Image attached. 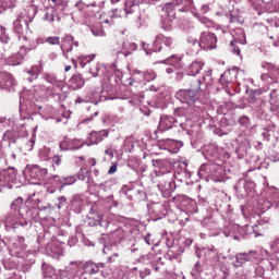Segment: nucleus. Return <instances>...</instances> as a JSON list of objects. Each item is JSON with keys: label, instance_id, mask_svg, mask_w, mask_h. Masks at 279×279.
I'll list each match as a JSON object with an SVG mask.
<instances>
[{"label": "nucleus", "instance_id": "nucleus-1", "mask_svg": "<svg viewBox=\"0 0 279 279\" xmlns=\"http://www.w3.org/2000/svg\"><path fill=\"white\" fill-rule=\"evenodd\" d=\"M23 206V198H15L11 205V211L3 216V223L7 231L14 230V232H21L27 230L28 222L21 214V207Z\"/></svg>", "mask_w": 279, "mask_h": 279}, {"label": "nucleus", "instance_id": "nucleus-27", "mask_svg": "<svg viewBox=\"0 0 279 279\" xmlns=\"http://www.w3.org/2000/svg\"><path fill=\"white\" fill-rule=\"evenodd\" d=\"M85 274H99V265L93 263V262H87L84 266Z\"/></svg>", "mask_w": 279, "mask_h": 279}, {"label": "nucleus", "instance_id": "nucleus-37", "mask_svg": "<svg viewBox=\"0 0 279 279\" xmlns=\"http://www.w3.org/2000/svg\"><path fill=\"white\" fill-rule=\"evenodd\" d=\"M96 58L95 54H89V56H85V57H80L78 60H80V65L82 69H84L86 66V63L85 62H93V59Z\"/></svg>", "mask_w": 279, "mask_h": 279}, {"label": "nucleus", "instance_id": "nucleus-10", "mask_svg": "<svg viewBox=\"0 0 279 279\" xmlns=\"http://www.w3.org/2000/svg\"><path fill=\"white\" fill-rule=\"evenodd\" d=\"M256 259V251H248L246 253H238L235 255V263H233V267H241L244 263H250Z\"/></svg>", "mask_w": 279, "mask_h": 279}, {"label": "nucleus", "instance_id": "nucleus-26", "mask_svg": "<svg viewBox=\"0 0 279 279\" xmlns=\"http://www.w3.org/2000/svg\"><path fill=\"white\" fill-rule=\"evenodd\" d=\"M78 180H82V182H86L88 184L90 182V171L86 168H81L77 173Z\"/></svg>", "mask_w": 279, "mask_h": 279}, {"label": "nucleus", "instance_id": "nucleus-12", "mask_svg": "<svg viewBox=\"0 0 279 279\" xmlns=\"http://www.w3.org/2000/svg\"><path fill=\"white\" fill-rule=\"evenodd\" d=\"M73 45L74 47H80V43L74 41V38L72 35H66L65 37L62 38L61 50L65 58H66V53H69L70 51H73Z\"/></svg>", "mask_w": 279, "mask_h": 279}, {"label": "nucleus", "instance_id": "nucleus-17", "mask_svg": "<svg viewBox=\"0 0 279 279\" xmlns=\"http://www.w3.org/2000/svg\"><path fill=\"white\" fill-rule=\"evenodd\" d=\"M104 137H108V132H106V131H99V132L93 131L88 135V141H89L90 145H99V143H101V141H104Z\"/></svg>", "mask_w": 279, "mask_h": 279}, {"label": "nucleus", "instance_id": "nucleus-39", "mask_svg": "<svg viewBox=\"0 0 279 279\" xmlns=\"http://www.w3.org/2000/svg\"><path fill=\"white\" fill-rule=\"evenodd\" d=\"M26 73L27 75H29L27 77L28 82H34V80H38V72L36 71V68H32Z\"/></svg>", "mask_w": 279, "mask_h": 279}, {"label": "nucleus", "instance_id": "nucleus-51", "mask_svg": "<svg viewBox=\"0 0 279 279\" xmlns=\"http://www.w3.org/2000/svg\"><path fill=\"white\" fill-rule=\"evenodd\" d=\"M92 34L94 36H104L105 32H104V28H100V29H95V28H92Z\"/></svg>", "mask_w": 279, "mask_h": 279}, {"label": "nucleus", "instance_id": "nucleus-33", "mask_svg": "<svg viewBox=\"0 0 279 279\" xmlns=\"http://www.w3.org/2000/svg\"><path fill=\"white\" fill-rule=\"evenodd\" d=\"M5 178L9 182H14V180H16V169L9 168L7 170Z\"/></svg>", "mask_w": 279, "mask_h": 279}, {"label": "nucleus", "instance_id": "nucleus-16", "mask_svg": "<svg viewBox=\"0 0 279 279\" xmlns=\"http://www.w3.org/2000/svg\"><path fill=\"white\" fill-rule=\"evenodd\" d=\"M61 151H69V149H82L84 147V143L80 141H74L73 145H71V140L64 138L59 145Z\"/></svg>", "mask_w": 279, "mask_h": 279}, {"label": "nucleus", "instance_id": "nucleus-63", "mask_svg": "<svg viewBox=\"0 0 279 279\" xmlns=\"http://www.w3.org/2000/svg\"><path fill=\"white\" fill-rule=\"evenodd\" d=\"M125 14H132V10H128V5L124 9Z\"/></svg>", "mask_w": 279, "mask_h": 279}, {"label": "nucleus", "instance_id": "nucleus-45", "mask_svg": "<svg viewBox=\"0 0 279 279\" xmlns=\"http://www.w3.org/2000/svg\"><path fill=\"white\" fill-rule=\"evenodd\" d=\"M46 43H48V45H60V37H48Z\"/></svg>", "mask_w": 279, "mask_h": 279}, {"label": "nucleus", "instance_id": "nucleus-42", "mask_svg": "<svg viewBox=\"0 0 279 279\" xmlns=\"http://www.w3.org/2000/svg\"><path fill=\"white\" fill-rule=\"evenodd\" d=\"M8 125L9 128H14V119L13 118H1L0 124Z\"/></svg>", "mask_w": 279, "mask_h": 279}, {"label": "nucleus", "instance_id": "nucleus-11", "mask_svg": "<svg viewBox=\"0 0 279 279\" xmlns=\"http://www.w3.org/2000/svg\"><path fill=\"white\" fill-rule=\"evenodd\" d=\"M22 130V133H19V131L12 129V130H8L4 134H3V141H5L7 143H9V145H12V143H16V138H19L20 136H23V134L25 133V124L24 123H20L19 124Z\"/></svg>", "mask_w": 279, "mask_h": 279}, {"label": "nucleus", "instance_id": "nucleus-53", "mask_svg": "<svg viewBox=\"0 0 279 279\" xmlns=\"http://www.w3.org/2000/svg\"><path fill=\"white\" fill-rule=\"evenodd\" d=\"M118 166L117 163H112V166L108 170V174L112 175L113 173H117Z\"/></svg>", "mask_w": 279, "mask_h": 279}, {"label": "nucleus", "instance_id": "nucleus-62", "mask_svg": "<svg viewBox=\"0 0 279 279\" xmlns=\"http://www.w3.org/2000/svg\"><path fill=\"white\" fill-rule=\"evenodd\" d=\"M166 72H167L168 74H171V73H173V69H172V68H168V69H166Z\"/></svg>", "mask_w": 279, "mask_h": 279}, {"label": "nucleus", "instance_id": "nucleus-57", "mask_svg": "<svg viewBox=\"0 0 279 279\" xmlns=\"http://www.w3.org/2000/svg\"><path fill=\"white\" fill-rule=\"evenodd\" d=\"M240 123H250V118H247V117H242V118L240 119Z\"/></svg>", "mask_w": 279, "mask_h": 279}, {"label": "nucleus", "instance_id": "nucleus-55", "mask_svg": "<svg viewBox=\"0 0 279 279\" xmlns=\"http://www.w3.org/2000/svg\"><path fill=\"white\" fill-rule=\"evenodd\" d=\"M106 156H109L110 159L114 158V153H112L110 149L105 150Z\"/></svg>", "mask_w": 279, "mask_h": 279}, {"label": "nucleus", "instance_id": "nucleus-25", "mask_svg": "<svg viewBox=\"0 0 279 279\" xmlns=\"http://www.w3.org/2000/svg\"><path fill=\"white\" fill-rule=\"evenodd\" d=\"M56 19L58 22H60V16H58V12H56L53 8L48 9L44 15V21H47L48 23H53Z\"/></svg>", "mask_w": 279, "mask_h": 279}, {"label": "nucleus", "instance_id": "nucleus-64", "mask_svg": "<svg viewBox=\"0 0 279 279\" xmlns=\"http://www.w3.org/2000/svg\"><path fill=\"white\" fill-rule=\"evenodd\" d=\"M64 71L65 73H69V71H71V65H65Z\"/></svg>", "mask_w": 279, "mask_h": 279}, {"label": "nucleus", "instance_id": "nucleus-2", "mask_svg": "<svg viewBox=\"0 0 279 279\" xmlns=\"http://www.w3.org/2000/svg\"><path fill=\"white\" fill-rule=\"evenodd\" d=\"M175 116L178 118H173L171 116H161L158 124V131L167 132L168 130H171V128H173L175 123H179L180 128H183L184 121H186V114L184 113V109H177Z\"/></svg>", "mask_w": 279, "mask_h": 279}, {"label": "nucleus", "instance_id": "nucleus-35", "mask_svg": "<svg viewBox=\"0 0 279 279\" xmlns=\"http://www.w3.org/2000/svg\"><path fill=\"white\" fill-rule=\"evenodd\" d=\"M194 16L198 19V21L206 27H213V21L208 20V17H202L199 13H194Z\"/></svg>", "mask_w": 279, "mask_h": 279}, {"label": "nucleus", "instance_id": "nucleus-40", "mask_svg": "<svg viewBox=\"0 0 279 279\" xmlns=\"http://www.w3.org/2000/svg\"><path fill=\"white\" fill-rule=\"evenodd\" d=\"M236 43H239V40H234L230 43V49L232 51V53H235V56H241V48H239V46H236Z\"/></svg>", "mask_w": 279, "mask_h": 279}, {"label": "nucleus", "instance_id": "nucleus-50", "mask_svg": "<svg viewBox=\"0 0 279 279\" xmlns=\"http://www.w3.org/2000/svg\"><path fill=\"white\" fill-rule=\"evenodd\" d=\"M71 269H72V271H74L72 274V276H75V274H77V271H80V264L78 263H71Z\"/></svg>", "mask_w": 279, "mask_h": 279}, {"label": "nucleus", "instance_id": "nucleus-32", "mask_svg": "<svg viewBox=\"0 0 279 279\" xmlns=\"http://www.w3.org/2000/svg\"><path fill=\"white\" fill-rule=\"evenodd\" d=\"M190 90H195L196 95H199V92L202 90V81H192Z\"/></svg>", "mask_w": 279, "mask_h": 279}, {"label": "nucleus", "instance_id": "nucleus-28", "mask_svg": "<svg viewBox=\"0 0 279 279\" xmlns=\"http://www.w3.org/2000/svg\"><path fill=\"white\" fill-rule=\"evenodd\" d=\"M72 84H74V86L76 88H82L85 84L84 77L82 76V74H75L72 76L71 78Z\"/></svg>", "mask_w": 279, "mask_h": 279}, {"label": "nucleus", "instance_id": "nucleus-3", "mask_svg": "<svg viewBox=\"0 0 279 279\" xmlns=\"http://www.w3.org/2000/svg\"><path fill=\"white\" fill-rule=\"evenodd\" d=\"M160 43H163L166 47H171V45H173V39L171 37H165L163 35H157L151 47H149V45L146 46L145 43H143L146 56H151V53H158V51H161L162 46H160Z\"/></svg>", "mask_w": 279, "mask_h": 279}, {"label": "nucleus", "instance_id": "nucleus-18", "mask_svg": "<svg viewBox=\"0 0 279 279\" xmlns=\"http://www.w3.org/2000/svg\"><path fill=\"white\" fill-rule=\"evenodd\" d=\"M27 27H29V24H27V21L21 16L13 22V31L15 34H23Z\"/></svg>", "mask_w": 279, "mask_h": 279}, {"label": "nucleus", "instance_id": "nucleus-4", "mask_svg": "<svg viewBox=\"0 0 279 279\" xmlns=\"http://www.w3.org/2000/svg\"><path fill=\"white\" fill-rule=\"evenodd\" d=\"M47 169L40 168L39 166H32L26 168L24 171L25 178L27 180H35L36 182H43L47 178Z\"/></svg>", "mask_w": 279, "mask_h": 279}, {"label": "nucleus", "instance_id": "nucleus-31", "mask_svg": "<svg viewBox=\"0 0 279 279\" xmlns=\"http://www.w3.org/2000/svg\"><path fill=\"white\" fill-rule=\"evenodd\" d=\"M62 180L63 183L60 189H64V186H71V184H75L77 182V178L75 175L65 177Z\"/></svg>", "mask_w": 279, "mask_h": 279}, {"label": "nucleus", "instance_id": "nucleus-23", "mask_svg": "<svg viewBox=\"0 0 279 279\" xmlns=\"http://www.w3.org/2000/svg\"><path fill=\"white\" fill-rule=\"evenodd\" d=\"M96 220H90L88 221V226L92 228L95 226H100V228H110V222L108 220H104V216L101 215H96Z\"/></svg>", "mask_w": 279, "mask_h": 279}, {"label": "nucleus", "instance_id": "nucleus-22", "mask_svg": "<svg viewBox=\"0 0 279 279\" xmlns=\"http://www.w3.org/2000/svg\"><path fill=\"white\" fill-rule=\"evenodd\" d=\"M16 84L12 74H2V82H0V88H12Z\"/></svg>", "mask_w": 279, "mask_h": 279}, {"label": "nucleus", "instance_id": "nucleus-8", "mask_svg": "<svg viewBox=\"0 0 279 279\" xmlns=\"http://www.w3.org/2000/svg\"><path fill=\"white\" fill-rule=\"evenodd\" d=\"M25 56H27V48L22 46L20 51L7 58V64H9V66H19V64H21L25 59Z\"/></svg>", "mask_w": 279, "mask_h": 279}, {"label": "nucleus", "instance_id": "nucleus-43", "mask_svg": "<svg viewBox=\"0 0 279 279\" xmlns=\"http://www.w3.org/2000/svg\"><path fill=\"white\" fill-rule=\"evenodd\" d=\"M100 24L101 25H113L114 24V20L112 17H107L105 19L104 16L100 17Z\"/></svg>", "mask_w": 279, "mask_h": 279}, {"label": "nucleus", "instance_id": "nucleus-61", "mask_svg": "<svg viewBox=\"0 0 279 279\" xmlns=\"http://www.w3.org/2000/svg\"><path fill=\"white\" fill-rule=\"evenodd\" d=\"M37 208L39 209V210H47V206H37Z\"/></svg>", "mask_w": 279, "mask_h": 279}, {"label": "nucleus", "instance_id": "nucleus-29", "mask_svg": "<svg viewBox=\"0 0 279 279\" xmlns=\"http://www.w3.org/2000/svg\"><path fill=\"white\" fill-rule=\"evenodd\" d=\"M187 46L191 47V53H197L199 51V43H197L196 38L189 37L187 38Z\"/></svg>", "mask_w": 279, "mask_h": 279}, {"label": "nucleus", "instance_id": "nucleus-15", "mask_svg": "<svg viewBox=\"0 0 279 279\" xmlns=\"http://www.w3.org/2000/svg\"><path fill=\"white\" fill-rule=\"evenodd\" d=\"M0 31H1L0 41L3 45V50L4 51H14L16 46L14 45V43H12V39H10V37L5 34V27L1 26Z\"/></svg>", "mask_w": 279, "mask_h": 279}, {"label": "nucleus", "instance_id": "nucleus-9", "mask_svg": "<svg viewBox=\"0 0 279 279\" xmlns=\"http://www.w3.org/2000/svg\"><path fill=\"white\" fill-rule=\"evenodd\" d=\"M182 3H184V1L182 0H172L171 2L166 3L162 8V12L165 13L163 16L168 21H173V19H175L174 10L175 8L182 5Z\"/></svg>", "mask_w": 279, "mask_h": 279}, {"label": "nucleus", "instance_id": "nucleus-46", "mask_svg": "<svg viewBox=\"0 0 279 279\" xmlns=\"http://www.w3.org/2000/svg\"><path fill=\"white\" fill-rule=\"evenodd\" d=\"M62 165V157L56 155L52 158V167H60Z\"/></svg>", "mask_w": 279, "mask_h": 279}, {"label": "nucleus", "instance_id": "nucleus-56", "mask_svg": "<svg viewBox=\"0 0 279 279\" xmlns=\"http://www.w3.org/2000/svg\"><path fill=\"white\" fill-rule=\"evenodd\" d=\"M149 236H151V234L147 233L145 236H144V241L145 243H147V245H151V242L149 241Z\"/></svg>", "mask_w": 279, "mask_h": 279}, {"label": "nucleus", "instance_id": "nucleus-14", "mask_svg": "<svg viewBox=\"0 0 279 279\" xmlns=\"http://www.w3.org/2000/svg\"><path fill=\"white\" fill-rule=\"evenodd\" d=\"M153 167L159 169L160 173H169L172 169L171 161L169 159H153Z\"/></svg>", "mask_w": 279, "mask_h": 279}, {"label": "nucleus", "instance_id": "nucleus-5", "mask_svg": "<svg viewBox=\"0 0 279 279\" xmlns=\"http://www.w3.org/2000/svg\"><path fill=\"white\" fill-rule=\"evenodd\" d=\"M175 98L181 101V104H186V106H193L197 99H199V95L197 92L191 89H181L177 92Z\"/></svg>", "mask_w": 279, "mask_h": 279}, {"label": "nucleus", "instance_id": "nucleus-6", "mask_svg": "<svg viewBox=\"0 0 279 279\" xmlns=\"http://www.w3.org/2000/svg\"><path fill=\"white\" fill-rule=\"evenodd\" d=\"M198 47L201 49H215L217 47V36L210 32H203L199 37Z\"/></svg>", "mask_w": 279, "mask_h": 279}, {"label": "nucleus", "instance_id": "nucleus-13", "mask_svg": "<svg viewBox=\"0 0 279 279\" xmlns=\"http://www.w3.org/2000/svg\"><path fill=\"white\" fill-rule=\"evenodd\" d=\"M239 71L236 69H232L229 71H226L223 74H221L219 82L223 88H228L234 80H236V74Z\"/></svg>", "mask_w": 279, "mask_h": 279}, {"label": "nucleus", "instance_id": "nucleus-52", "mask_svg": "<svg viewBox=\"0 0 279 279\" xmlns=\"http://www.w3.org/2000/svg\"><path fill=\"white\" fill-rule=\"evenodd\" d=\"M117 258H119V253H113L108 257V263H117Z\"/></svg>", "mask_w": 279, "mask_h": 279}, {"label": "nucleus", "instance_id": "nucleus-34", "mask_svg": "<svg viewBox=\"0 0 279 279\" xmlns=\"http://www.w3.org/2000/svg\"><path fill=\"white\" fill-rule=\"evenodd\" d=\"M269 97H270V100H269L270 101V106H278V104H279L278 90L277 89H272L270 92Z\"/></svg>", "mask_w": 279, "mask_h": 279}, {"label": "nucleus", "instance_id": "nucleus-60", "mask_svg": "<svg viewBox=\"0 0 279 279\" xmlns=\"http://www.w3.org/2000/svg\"><path fill=\"white\" fill-rule=\"evenodd\" d=\"M28 145L31 146V148L28 149V151H32V148L34 147V141L28 142Z\"/></svg>", "mask_w": 279, "mask_h": 279}, {"label": "nucleus", "instance_id": "nucleus-7", "mask_svg": "<svg viewBox=\"0 0 279 279\" xmlns=\"http://www.w3.org/2000/svg\"><path fill=\"white\" fill-rule=\"evenodd\" d=\"M158 189L163 195H171L173 191H175V181H173V174L163 177L159 183H158Z\"/></svg>", "mask_w": 279, "mask_h": 279}, {"label": "nucleus", "instance_id": "nucleus-54", "mask_svg": "<svg viewBox=\"0 0 279 279\" xmlns=\"http://www.w3.org/2000/svg\"><path fill=\"white\" fill-rule=\"evenodd\" d=\"M210 10V8L208 7V4H203L201 7V14H206V12H208Z\"/></svg>", "mask_w": 279, "mask_h": 279}, {"label": "nucleus", "instance_id": "nucleus-36", "mask_svg": "<svg viewBox=\"0 0 279 279\" xmlns=\"http://www.w3.org/2000/svg\"><path fill=\"white\" fill-rule=\"evenodd\" d=\"M156 80V72L154 70L145 71L144 82H154Z\"/></svg>", "mask_w": 279, "mask_h": 279}, {"label": "nucleus", "instance_id": "nucleus-41", "mask_svg": "<svg viewBox=\"0 0 279 279\" xmlns=\"http://www.w3.org/2000/svg\"><path fill=\"white\" fill-rule=\"evenodd\" d=\"M202 271H204V269L202 268V264H199V262H197L194 265V268L192 269V276H194L196 278L197 276H199V274H202Z\"/></svg>", "mask_w": 279, "mask_h": 279}, {"label": "nucleus", "instance_id": "nucleus-38", "mask_svg": "<svg viewBox=\"0 0 279 279\" xmlns=\"http://www.w3.org/2000/svg\"><path fill=\"white\" fill-rule=\"evenodd\" d=\"M133 76L135 80H138L140 82H144L145 80V71H141L138 69L133 70Z\"/></svg>", "mask_w": 279, "mask_h": 279}, {"label": "nucleus", "instance_id": "nucleus-49", "mask_svg": "<svg viewBox=\"0 0 279 279\" xmlns=\"http://www.w3.org/2000/svg\"><path fill=\"white\" fill-rule=\"evenodd\" d=\"M269 217H264L257 221V226H269Z\"/></svg>", "mask_w": 279, "mask_h": 279}, {"label": "nucleus", "instance_id": "nucleus-24", "mask_svg": "<svg viewBox=\"0 0 279 279\" xmlns=\"http://www.w3.org/2000/svg\"><path fill=\"white\" fill-rule=\"evenodd\" d=\"M45 80L48 84H50L48 86L45 85L47 93H49V95H52L53 90L56 89V84H58V78H56V76L51 74H46Z\"/></svg>", "mask_w": 279, "mask_h": 279}, {"label": "nucleus", "instance_id": "nucleus-21", "mask_svg": "<svg viewBox=\"0 0 279 279\" xmlns=\"http://www.w3.org/2000/svg\"><path fill=\"white\" fill-rule=\"evenodd\" d=\"M204 69V62L202 61H193L187 68V75H197Z\"/></svg>", "mask_w": 279, "mask_h": 279}, {"label": "nucleus", "instance_id": "nucleus-20", "mask_svg": "<svg viewBox=\"0 0 279 279\" xmlns=\"http://www.w3.org/2000/svg\"><path fill=\"white\" fill-rule=\"evenodd\" d=\"M136 49H138V46L134 43H130V41H124L122 49L120 51H118V53H123V56L128 57L132 53H134V51H136Z\"/></svg>", "mask_w": 279, "mask_h": 279}, {"label": "nucleus", "instance_id": "nucleus-48", "mask_svg": "<svg viewBox=\"0 0 279 279\" xmlns=\"http://www.w3.org/2000/svg\"><path fill=\"white\" fill-rule=\"evenodd\" d=\"M89 73L93 75V77H97V75H99V65H94L90 68Z\"/></svg>", "mask_w": 279, "mask_h": 279}, {"label": "nucleus", "instance_id": "nucleus-19", "mask_svg": "<svg viewBox=\"0 0 279 279\" xmlns=\"http://www.w3.org/2000/svg\"><path fill=\"white\" fill-rule=\"evenodd\" d=\"M109 243H119L123 236H125V233L123 232V229L117 228L116 230L111 231L108 235Z\"/></svg>", "mask_w": 279, "mask_h": 279}, {"label": "nucleus", "instance_id": "nucleus-58", "mask_svg": "<svg viewBox=\"0 0 279 279\" xmlns=\"http://www.w3.org/2000/svg\"><path fill=\"white\" fill-rule=\"evenodd\" d=\"M211 75H213V71H208V72H207V76H204V82L207 81L206 77H211Z\"/></svg>", "mask_w": 279, "mask_h": 279}, {"label": "nucleus", "instance_id": "nucleus-30", "mask_svg": "<svg viewBox=\"0 0 279 279\" xmlns=\"http://www.w3.org/2000/svg\"><path fill=\"white\" fill-rule=\"evenodd\" d=\"M39 158L40 160H44V162H47L49 158H51V149L44 147L39 150Z\"/></svg>", "mask_w": 279, "mask_h": 279}, {"label": "nucleus", "instance_id": "nucleus-44", "mask_svg": "<svg viewBox=\"0 0 279 279\" xmlns=\"http://www.w3.org/2000/svg\"><path fill=\"white\" fill-rule=\"evenodd\" d=\"M58 203L56 204L57 208L60 210L62 206H66V198L64 196H60L57 198Z\"/></svg>", "mask_w": 279, "mask_h": 279}, {"label": "nucleus", "instance_id": "nucleus-47", "mask_svg": "<svg viewBox=\"0 0 279 279\" xmlns=\"http://www.w3.org/2000/svg\"><path fill=\"white\" fill-rule=\"evenodd\" d=\"M207 170H208V165H202L199 170H198V175L201 178H204V175H206Z\"/></svg>", "mask_w": 279, "mask_h": 279}, {"label": "nucleus", "instance_id": "nucleus-59", "mask_svg": "<svg viewBox=\"0 0 279 279\" xmlns=\"http://www.w3.org/2000/svg\"><path fill=\"white\" fill-rule=\"evenodd\" d=\"M109 250H110V246H105L104 250H102L104 254H108Z\"/></svg>", "mask_w": 279, "mask_h": 279}]
</instances>
